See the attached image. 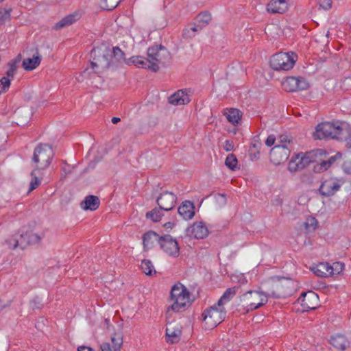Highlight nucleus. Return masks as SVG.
<instances>
[{
    "label": "nucleus",
    "instance_id": "f257e3e1",
    "mask_svg": "<svg viewBox=\"0 0 351 351\" xmlns=\"http://www.w3.org/2000/svg\"><path fill=\"white\" fill-rule=\"evenodd\" d=\"M54 156L53 148L49 144L40 143L34 149L32 158V167L33 169L30 173L32 180L29 183L28 193L36 189L41 184L43 178V171L47 169L51 163Z\"/></svg>",
    "mask_w": 351,
    "mask_h": 351
},
{
    "label": "nucleus",
    "instance_id": "f03ea898",
    "mask_svg": "<svg viewBox=\"0 0 351 351\" xmlns=\"http://www.w3.org/2000/svg\"><path fill=\"white\" fill-rule=\"evenodd\" d=\"M169 59L168 50L162 45H156L148 48L147 58L134 56L130 58V62L139 68L156 72L160 66H165Z\"/></svg>",
    "mask_w": 351,
    "mask_h": 351
},
{
    "label": "nucleus",
    "instance_id": "7ed1b4c3",
    "mask_svg": "<svg viewBox=\"0 0 351 351\" xmlns=\"http://www.w3.org/2000/svg\"><path fill=\"white\" fill-rule=\"evenodd\" d=\"M91 68L95 73L101 72L114 65L110 49L106 45L95 47L90 53Z\"/></svg>",
    "mask_w": 351,
    "mask_h": 351
},
{
    "label": "nucleus",
    "instance_id": "20e7f679",
    "mask_svg": "<svg viewBox=\"0 0 351 351\" xmlns=\"http://www.w3.org/2000/svg\"><path fill=\"white\" fill-rule=\"evenodd\" d=\"M343 136V130L341 123L338 122H324L318 124L313 132L315 139H342Z\"/></svg>",
    "mask_w": 351,
    "mask_h": 351
},
{
    "label": "nucleus",
    "instance_id": "39448f33",
    "mask_svg": "<svg viewBox=\"0 0 351 351\" xmlns=\"http://www.w3.org/2000/svg\"><path fill=\"white\" fill-rule=\"evenodd\" d=\"M326 154V152L322 149H318L303 154H298L293 157L289 162L288 169L290 172H296L301 171L307 167L310 163L317 162L315 158Z\"/></svg>",
    "mask_w": 351,
    "mask_h": 351
},
{
    "label": "nucleus",
    "instance_id": "423d86ee",
    "mask_svg": "<svg viewBox=\"0 0 351 351\" xmlns=\"http://www.w3.org/2000/svg\"><path fill=\"white\" fill-rule=\"evenodd\" d=\"M268 295L258 291H249L240 298L239 306L246 312L253 311L263 306L267 302Z\"/></svg>",
    "mask_w": 351,
    "mask_h": 351
},
{
    "label": "nucleus",
    "instance_id": "0eeeda50",
    "mask_svg": "<svg viewBox=\"0 0 351 351\" xmlns=\"http://www.w3.org/2000/svg\"><path fill=\"white\" fill-rule=\"evenodd\" d=\"M297 56L291 53H278L274 55L269 61L274 70L288 71L292 69L296 62Z\"/></svg>",
    "mask_w": 351,
    "mask_h": 351
},
{
    "label": "nucleus",
    "instance_id": "6e6552de",
    "mask_svg": "<svg viewBox=\"0 0 351 351\" xmlns=\"http://www.w3.org/2000/svg\"><path fill=\"white\" fill-rule=\"evenodd\" d=\"M204 322L210 328L216 327L225 318L226 311L223 306L217 304L206 309L202 313Z\"/></svg>",
    "mask_w": 351,
    "mask_h": 351
},
{
    "label": "nucleus",
    "instance_id": "1a4fd4ad",
    "mask_svg": "<svg viewBox=\"0 0 351 351\" xmlns=\"http://www.w3.org/2000/svg\"><path fill=\"white\" fill-rule=\"evenodd\" d=\"M282 86L287 92H295L308 89L309 84L302 77L289 76L284 80Z\"/></svg>",
    "mask_w": 351,
    "mask_h": 351
},
{
    "label": "nucleus",
    "instance_id": "9d476101",
    "mask_svg": "<svg viewBox=\"0 0 351 351\" xmlns=\"http://www.w3.org/2000/svg\"><path fill=\"white\" fill-rule=\"evenodd\" d=\"M160 247L169 256L178 257L180 254V247L178 241L169 234L161 236Z\"/></svg>",
    "mask_w": 351,
    "mask_h": 351
},
{
    "label": "nucleus",
    "instance_id": "9b49d317",
    "mask_svg": "<svg viewBox=\"0 0 351 351\" xmlns=\"http://www.w3.org/2000/svg\"><path fill=\"white\" fill-rule=\"evenodd\" d=\"M290 153L291 147L287 145H276L270 150V160L275 165H279L287 160Z\"/></svg>",
    "mask_w": 351,
    "mask_h": 351
},
{
    "label": "nucleus",
    "instance_id": "f8f14e48",
    "mask_svg": "<svg viewBox=\"0 0 351 351\" xmlns=\"http://www.w3.org/2000/svg\"><path fill=\"white\" fill-rule=\"evenodd\" d=\"M343 182L336 178H330L325 180L320 185L319 191L320 194L325 197H330L334 195L339 191Z\"/></svg>",
    "mask_w": 351,
    "mask_h": 351
},
{
    "label": "nucleus",
    "instance_id": "ddd939ff",
    "mask_svg": "<svg viewBox=\"0 0 351 351\" xmlns=\"http://www.w3.org/2000/svg\"><path fill=\"white\" fill-rule=\"evenodd\" d=\"M123 332L121 330L115 331L111 336L112 346L108 342L101 343L100 348L101 351H119L123 345Z\"/></svg>",
    "mask_w": 351,
    "mask_h": 351
},
{
    "label": "nucleus",
    "instance_id": "4468645a",
    "mask_svg": "<svg viewBox=\"0 0 351 351\" xmlns=\"http://www.w3.org/2000/svg\"><path fill=\"white\" fill-rule=\"evenodd\" d=\"M156 202L160 210H171L176 204V196L171 192L165 191L157 198Z\"/></svg>",
    "mask_w": 351,
    "mask_h": 351
},
{
    "label": "nucleus",
    "instance_id": "2eb2a0df",
    "mask_svg": "<svg viewBox=\"0 0 351 351\" xmlns=\"http://www.w3.org/2000/svg\"><path fill=\"white\" fill-rule=\"evenodd\" d=\"M303 311L315 309L317 306L318 295L313 292L302 293L298 300Z\"/></svg>",
    "mask_w": 351,
    "mask_h": 351
},
{
    "label": "nucleus",
    "instance_id": "dca6fc26",
    "mask_svg": "<svg viewBox=\"0 0 351 351\" xmlns=\"http://www.w3.org/2000/svg\"><path fill=\"white\" fill-rule=\"evenodd\" d=\"M187 235L195 239H204L208 234V230L202 221L195 222L186 230Z\"/></svg>",
    "mask_w": 351,
    "mask_h": 351
},
{
    "label": "nucleus",
    "instance_id": "f3484780",
    "mask_svg": "<svg viewBox=\"0 0 351 351\" xmlns=\"http://www.w3.org/2000/svg\"><path fill=\"white\" fill-rule=\"evenodd\" d=\"M288 10L285 0H271L267 5V11L271 14H282Z\"/></svg>",
    "mask_w": 351,
    "mask_h": 351
},
{
    "label": "nucleus",
    "instance_id": "a211bd4d",
    "mask_svg": "<svg viewBox=\"0 0 351 351\" xmlns=\"http://www.w3.org/2000/svg\"><path fill=\"white\" fill-rule=\"evenodd\" d=\"M195 206L190 201L184 202L178 208V212L184 219H191L195 215Z\"/></svg>",
    "mask_w": 351,
    "mask_h": 351
},
{
    "label": "nucleus",
    "instance_id": "6ab92c4d",
    "mask_svg": "<svg viewBox=\"0 0 351 351\" xmlns=\"http://www.w3.org/2000/svg\"><path fill=\"white\" fill-rule=\"evenodd\" d=\"M181 330L174 323H169L166 328L167 341L176 343L180 341Z\"/></svg>",
    "mask_w": 351,
    "mask_h": 351
},
{
    "label": "nucleus",
    "instance_id": "aec40b11",
    "mask_svg": "<svg viewBox=\"0 0 351 351\" xmlns=\"http://www.w3.org/2000/svg\"><path fill=\"white\" fill-rule=\"evenodd\" d=\"M289 283H290V282L288 281H280L275 283L273 286L274 290L269 295L275 298L285 297L290 292L287 285Z\"/></svg>",
    "mask_w": 351,
    "mask_h": 351
},
{
    "label": "nucleus",
    "instance_id": "412c9836",
    "mask_svg": "<svg viewBox=\"0 0 351 351\" xmlns=\"http://www.w3.org/2000/svg\"><path fill=\"white\" fill-rule=\"evenodd\" d=\"M81 17V14L79 12H75L72 14H70L60 21L56 23L54 25V29L56 30L62 29L65 27L72 25L75 21H78Z\"/></svg>",
    "mask_w": 351,
    "mask_h": 351
},
{
    "label": "nucleus",
    "instance_id": "4be33fe9",
    "mask_svg": "<svg viewBox=\"0 0 351 351\" xmlns=\"http://www.w3.org/2000/svg\"><path fill=\"white\" fill-rule=\"evenodd\" d=\"M100 204L99 199L97 196L88 195L85 199L80 203V206L83 210H97Z\"/></svg>",
    "mask_w": 351,
    "mask_h": 351
},
{
    "label": "nucleus",
    "instance_id": "5701e85b",
    "mask_svg": "<svg viewBox=\"0 0 351 351\" xmlns=\"http://www.w3.org/2000/svg\"><path fill=\"white\" fill-rule=\"evenodd\" d=\"M26 236H27V239L25 241L13 239L14 243L13 247L19 246L21 248L23 249L27 245L37 243L41 240V237L38 234L33 233L32 232H26Z\"/></svg>",
    "mask_w": 351,
    "mask_h": 351
},
{
    "label": "nucleus",
    "instance_id": "b1692460",
    "mask_svg": "<svg viewBox=\"0 0 351 351\" xmlns=\"http://www.w3.org/2000/svg\"><path fill=\"white\" fill-rule=\"evenodd\" d=\"M161 237L153 231H149L143 236L144 248L147 250L152 248L156 243L160 244Z\"/></svg>",
    "mask_w": 351,
    "mask_h": 351
},
{
    "label": "nucleus",
    "instance_id": "393cba45",
    "mask_svg": "<svg viewBox=\"0 0 351 351\" xmlns=\"http://www.w3.org/2000/svg\"><path fill=\"white\" fill-rule=\"evenodd\" d=\"M190 101L189 96L182 90H179L169 98V102L173 105H184Z\"/></svg>",
    "mask_w": 351,
    "mask_h": 351
},
{
    "label": "nucleus",
    "instance_id": "a878e982",
    "mask_svg": "<svg viewBox=\"0 0 351 351\" xmlns=\"http://www.w3.org/2000/svg\"><path fill=\"white\" fill-rule=\"evenodd\" d=\"M189 298V293H185V295H182L181 298H176V300L173 301L171 308L176 312L184 311L186 306L190 303Z\"/></svg>",
    "mask_w": 351,
    "mask_h": 351
},
{
    "label": "nucleus",
    "instance_id": "bb28decb",
    "mask_svg": "<svg viewBox=\"0 0 351 351\" xmlns=\"http://www.w3.org/2000/svg\"><path fill=\"white\" fill-rule=\"evenodd\" d=\"M41 56L39 53H36L33 56L32 58L24 59L23 61V67L26 71H32L36 69L40 63Z\"/></svg>",
    "mask_w": 351,
    "mask_h": 351
},
{
    "label": "nucleus",
    "instance_id": "cd10ccee",
    "mask_svg": "<svg viewBox=\"0 0 351 351\" xmlns=\"http://www.w3.org/2000/svg\"><path fill=\"white\" fill-rule=\"evenodd\" d=\"M330 343L337 349L345 350L349 346V341L344 335H336L330 339Z\"/></svg>",
    "mask_w": 351,
    "mask_h": 351
},
{
    "label": "nucleus",
    "instance_id": "c85d7f7f",
    "mask_svg": "<svg viewBox=\"0 0 351 351\" xmlns=\"http://www.w3.org/2000/svg\"><path fill=\"white\" fill-rule=\"evenodd\" d=\"M314 273L320 277H326L332 274V269L328 263H320L314 269Z\"/></svg>",
    "mask_w": 351,
    "mask_h": 351
},
{
    "label": "nucleus",
    "instance_id": "c756f323",
    "mask_svg": "<svg viewBox=\"0 0 351 351\" xmlns=\"http://www.w3.org/2000/svg\"><path fill=\"white\" fill-rule=\"evenodd\" d=\"M185 293H189L187 289L180 283L176 284L171 288L170 292L171 300L173 302V300H176V298H179L182 297V295H185Z\"/></svg>",
    "mask_w": 351,
    "mask_h": 351
},
{
    "label": "nucleus",
    "instance_id": "7c9ffc66",
    "mask_svg": "<svg viewBox=\"0 0 351 351\" xmlns=\"http://www.w3.org/2000/svg\"><path fill=\"white\" fill-rule=\"evenodd\" d=\"M239 287H233L227 289L221 298L219 300L217 305L223 306L225 303L229 302L235 295Z\"/></svg>",
    "mask_w": 351,
    "mask_h": 351
},
{
    "label": "nucleus",
    "instance_id": "2f4dec72",
    "mask_svg": "<svg viewBox=\"0 0 351 351\" xmlns=\"http://www.w3.org/2000/svg\"><path fill=\"white\" fill-rule=\"evenodd\" d=\"M227 119L232 124L238 123L241 118L240 111L235 108H230L226 113Z\"/></svg>",
    "mask_w": 351,
    "mask_h": 351
},
{
    "label": "nucleus",
    "instance_id": "473e14b6",
    "mask_svg": "<svg viewBox=\"0 0 351 351\" xmlns=\"http://www.w3.org/2000/svg\"><path fill=\"white\" fill-rule=\"evenodd\" d=\"M261 147V143L258 139L254 138L251 143L249 152L251 157L257 158L260 154V149Z\"/></svg>",
    "mask_w": 351,
    "mask_h": 351
},
{
    "label": "nucleus",
    "instance_id": "72a5a7b5",
    "mask_svg": "<svg viewBox=\"0 0 351 351\" xmlns=\"http://www.w3.org/2000/svg\"><path fill=\"white\" fill-rule=\"evenodd\" d=\"M141 268L146 275L151 276L156 273L152 263L149 260H143L141 264Z\"/></svg>",
    "mask_w": 351,
    "mask_h": 351
},
{
    "label": "nucleus",
    "instance_id": "f704fd0d",
    "mask_svg": "<svg viewBox=\"0 0 351 351\" xmlns=\"http://www.w3.org/2000/svg\"><path fill=\"white\" fill-rule=\"evenodd\" d=\"M20 60H21V55L19 54L16 59L12 60L8 62V65L9 66V69L6 72L7 76H8V77L14 76V75L15 74V72L16 71L17 64L20 62Z\"/></svg>",
    "mask_w": 351,
    "mask_h": 351
},
{
    "label": "nucleus",
    "instance_id": "c9c22d12",
    "mask_svg": "<svg viewBox=\"0 0 351 351\" xmlns=\"http://www.w3.org/2000/svg\"><path fill=\"white\" fill-rule=\"evenodd\" d=\"M238 160L235 155L228 154L226 158L225 165L231 170L234 171L237 168Z\"/></svg>",
    "mask_w": 351,
    "mask_h": 351
},
{
    "label": "nucleus",
    "instance_id": "e433bc0d",
    "mask_svg": "<svg viewBox=\"0 0 351 351\" xmlns=\"http://www.w3.org/2000/svg\"><path fill=\"white\" fill-rule=\"evenodd\" d=\"M121 0H101V7L106 10H111L115 8Z\"/></svg>",
    "mask_w": 351,
    "mask_h": 351
},
{
    "label": "nucleus",
    "instance_id": "4c0bfd02",
    "mask_svg": "<svg viewBox=\"0 0 351 351\" xmlns=\"http://www.w3.org/2000/svg\"><path fill=\"white\" fill-rule=\"evenodd\" d=\"M112 53V60L114 62V65L118 62L124 60V53L119 47H114Z\"/></svg>",
    "mask_w": 351,
    "mask_h": 351
},
{
    "label": "nucleus",
    "instance_id": "58836bf2",
    "mask_svg": "<svg viewBox=\"0 0 351 351\" xmlns=\"http://www.w3.org/2000/svg\"><path fill=\"white\" fill-rule=\"evenodd\" d=\"M146 217L150 219L154 222L159 221L162 217V213L160 210L154 208L146 213Z\"/></svg>",
    "mask_w": 351,
    "mask_h": 351
},
{
    "label": "nucleus",
    "instance_id": "ea45409f",
    "mask_svg": "<svg viewBox=\"0 0 351 351\" xmlns=\"http://www.w3.org/2000/svg\"><path fill=\"white\" fill-rule=\"evenodd\" d=\"M197 19V22L199 24H201V25H203V27H205L210 21L211 16L208 12H202L198 14Z\"/></svg>",
    "mask_w": 351,
    "mask_h": 351
},
{
    "label": "nucleus",
    "instance_id": "a19ab883",
    "mask_svg": "<svg viewBox=\"0 0 351 351\" xmlns=\"http://www.w3.org/2000/svg\"><path fill=\"white\" fill-rule=\"evenodd\" d=\"M11 8H0V25L4 24L10 19Z\"/></svg>",
    "mask_w": 351,
    "mask_h": 351
},
{
    "label": "nucleus",
    "instance_id": "79ce46f5",
    "mask_svg": "<svg viewBox=\"0 0 351 351\" xmlns=\"http://www.w3.org/2000/svg\"><path fill=\"white\" fill-rule=\"evenodd\" d=\"M0 82H1V84H0V95L1 93H5L10 86V80L9 79V77H3L1 80H0Z\"/></svg>",
    "mask_w": 351,
    "mask_h": 351
},
{
    "label": "nucleus",
    "instance_id": "37998d69",
    "mask_svg": "<svg viewBox=\"0 0 351 351\" xmlns=\"http://www.w3.org/2000/svg\"><path fill=\"white\" fill-rule=\"evenodd\" d=\"M330 268L332 269V274L331 276L339 274L344 269V264L340 262H335L330 265Z\"/></svg>",
    "mask_w": 351,
    "mask_h": 351
},
{
    "label": "nucleus",
    "instance_id": "c03bdc74",
    "mask_svg": "<svg viewBox=\"0 0 351 351\" xmlns=\"http://www.w3.org/2000/svg\"><path fill=\"white\" fill-rule=\"evenodd\" d=\"M279 143L278 145H287L293 148V141L287 135H280L278 138Z\"/></svg>",
    "mask_w": 351,
    "mask_h": 351
},
{
    "label": "nucleus",
    "instance_id": "a18cd8bd",
    "mask_svg": "<svg viewBox=\"0 0 351 351\" xmlns=\"http://www.w3.org/2000/svg\"><path fill=\"white\" fill-rule=\"evenodd\" d=\"M330 167V162H328L327 160H323L319 163L317 164V166H315V170L319 171H326Z\"/></svg>",
    "mask_w": 351,
    "mask_h": 351
},
{
    "label": "nucleus",
    "instance_id": "49530a36",
    "mask_svg": "<svg viewBox=\"0 0 351 351\" xmlns=\"http://www.w3.org/2000/svg\"><path fill=\"white\" fill-rule=\"evenodd\" d=\"M332 0H319V7L325 10H328L332 7Z\"/></svg>",
    "mask_w": 351,
    "mask_h": 351
},
{
    "label": "nucleus",
    "instance_id": "de8ad7c7",
    "mask_svg": "<svg viewBox=\"0 0 351 351\" xmlns=\"http://www.w3.org/2000/svg\"><path fill=\"white\" fill-rule=\"evenodd\" d=\"M194 36L195 34L192 32L190 27H188L183 30V37L184 38H191Z\"/></svg>",
    "mask_w": 351,
    "mask_h": 351
},
{
    "label": "nucleus",
    "instance_id": "09e8293b",
    "mask_svg": "<svg viewBox=\"0 0 351 351\" xmlns=\"http://www.w3.org/2000/svg\"><path fill=\"white\" fill-rule=\"evenodd\" d=\"M278 29V27L276 24H269L266 26L265 28V32L266 34H270L271 32L276 30Z\"/></svg>",
    "mask_w": 351,
    "mask_h": 351
},
{
    "label": "nucleus",
    "instance_id": "8fccbe9b",
    "mask_svg": "<svg viewBox=\"0 0 351 351\" xmlns=\"http://www.w3.org/2000/svg\"><path fill=\"white\" fill-rule=\"evenodd\" d=\"M275 141H276L275 136L273 134L269 135L267 137V138L266 139L265 145L268 147H271L275 143Z\"/></svg>",
    "mask_w": 351,
    "mask_h": 351
},
{
    "label": "nucleus",
    "instance_id": "3c124183",
    "mask_svg": "<svg viewBox=\"0 0 351 351\" xmlns=\"http://www.w3.org/2000/svg\"><path fill=\"white\" fill-rule=\"evenodd\" d=\"M13 239H19V238L17 236L14 235L6 240V243L10 249H16L17 247H13L14 243Z\"/></svg>",
    "mask_w": 351,
    "mask_h": 351
},
{
    "label": "nucleus",
    "instance_id": "603ef678",
    "mask_svg": "<svg viewBox=\"0 0 351 351\" xmlns=\"http://www.w3.org/2000/svg\"><path fill=\"white\" fill-rule=\"evenodd\" d=\"M343 168L346 173L351 174V160L346 161L343 163Z\"/></svg>",
    "mask_w": 351,
    "mask_h": 351
},
{
    "label": "nucleus",
    "instance_id": "864d4df0",
    "mask_svg": "<svg viewBox=\"0 0 351 351\" xmlns=\"http://www.w3.org/2000/svg\"><path fill=\"white\" fill-rule=\"evenodd\" d=\"M223 149L226 151V152H230V151H232L234 149V145H233V143L232 142L230 141H226L224 145H223Z\"/></svg>",
    "mask_w": 351,
    "mask_h": 351
},
{
    "label": "nucleus",
    "instance_id": "5fc2aeb1",
    "mask_svg": "<svg viewBox=\"0 0 351 351\" xmlns=\"http://www.w3.org/2000/svg\"><path fill=\"white\" fill-rule=\"evenodd\" d=\"M192 32L195 35L197 32L201 31L203 29V25H201L199 23L197 24H195L193 27H190Z\"/></svg>",
    "mask_w": 351,
    "mask_h": 351
},
{
    "label": "nucleus",
    "instance_id": "6e6d98bb",
    "mask_svg": "<svg viewBox=\"0 0 351 351\" xmlns=\"http://www.w3.org/2000/svg\"><path fill=\"white\" fill-rule=\"evenodd\" d=\"M217 201L219 202L221 204H226V198L224 195L223 194H219Z\"/></svg>",
    "mask_w": 351,
    "mask_h": 351
},
{
    "label": "nucleus",
    "instance_id": "4d7b16f0",
    "mask_svg": "<svg viewBox=\"0 0 351 351\" xmlns=\"http://www.w3.org/2000/svg\"><path fill=\"white\" fill-rule=\"evenodd\" d=\"M309 224L312 226H315L317 224V220L315 218H311L308 219V222L305 223L306 228H307Z\"/></svg>",
    "mask_w": 351,
    "mask_h": 351
},
{
    "label": "nucleus",
    "instance_id": "13d9d810",
    "mask_svg": "<svg viewBox=\"0 0 351 351\" xmlns=\"http://www.w3.org/2000/svg\"><path fill=\"white\" fill-rule=\"evenodd\" d=\"M65 166L62 167V171H64L65 176L71 173V169L69 165L64 162Z\"/></svg>",
    "mask_w": 351,
    "mask_h": 351
},
{
    "label": "nucleus",
    "instance_id": "bf43d9fd",
    "mask_svg": "<svg viewBox=\"0 0 351 351\" xmlns=\"http://www.w3.org/2000/svg\"><path fill=\"white\" fill-rule=\"evenodd\" d=\"M77 350L78 351H94L90 347L84 346H80L77 348Z\"/></svg>",
    "mask_w": 351,
    "mask_h": 351
},
{
    "label": "nucleus",
    "instance_id": "052dcab7",
    "mask_svg": "<svg viewBox=\"0 0 351 351\" xmlns=\"http://www.w3.org/2000/svg\"><path fill=\"white\" fill-rule=\"evenodd\" d=\"M16 236L18 237L19 241H25L27 239V236H26V232L25 234L22 233L19 235L16 234Z\"/></svg>",
    "mask_w": 351,
    "mask_h": 351
},
{
    "label": "nucleus",
    "instance_id": "680f3d73",
    "mask_svg": "<svg viewBox=\"0 0 351 351\" xmlns=\"http://www.w3.org/2000/svg\"><path fill=\"white\" fill-rule=\"evenodd\" d=\"M336 158H337V156H331L328 160H327L328 162H330V167L331 166V165L332 163H334V162L336 160Z\"/></svg>",
    "mask_w": 351,
    "mask_h": 351
},
{
    "label": "nucleus",
    "instance_id": "e2e57ef3",
    "mask_svg": "<svg viewBox=\"0 0 351 351\" xmlns=\"http://www.w3.org/2000/svg\"><path fill=\"white\" fill-rule=\"evenodd\" d=\"M173 226L174 223L171 222H167L165 223V227H166L167 228H172Z\"/></svg>",
    "mask_w": 351,
    "mask_h": 351
},
{
    "label": "nucleus",
    "instance_id": "0e129e2a",
    "mask_svg": "<svg viewBox=\"0 0 351 351\" xmlns=\"http://www.w3.org/2000/svg\"><path fill=\"white\" fill-rule=\"evenodd\" d=\"M120 121H121V119L119 117H113L112 119V123L114 124L119 123Z\"/></svg>",
    "mask_w": 351,
    "mask_h": 351
},
{
    "label": "nucleus",
    "instance_id": "69168bd1",
    "mask_svg": "<svg viewBox=\"0 0 351 351\" xmlns=\"http://www.w3.org/2000/svg\"><path fill=\"white\" fill-rule=\"evenodd\" d=\"M348 145L351 147V133H350V138L347 143Z\"/></svg>",
    "mask_w": 351,
    "mask_h": 351
},
{
    "label": "nucleus",
    "instance_id": "338daca9",
    "mask_svg": "<svg viewBox=\"0 0 351 351\" xmlns=\"http://www.w3.org/2000/svg\"><path fill=\"white\" fill-rule=\"evenodd\" d=\"M5 307V306L3 304V302L0 300V311Z\"/></svg>",
    "mask_w": 351,
    "mask_h": 351
},
{
    "label": "nucleus",
    "instance_id": "774afa93",
    "mask_svg": "<svg viewBox=\"0 0 351 351\" xmlns=\"http://www.w3.org/2000/svg\"><path fill=\"white\" fill-rule=\"evenodd\" d=\"M25 121H19V123H17V124H25Z\"/></svg>",
    "mask_w": 351,
    "mask_h": 351
}]
</instances>
